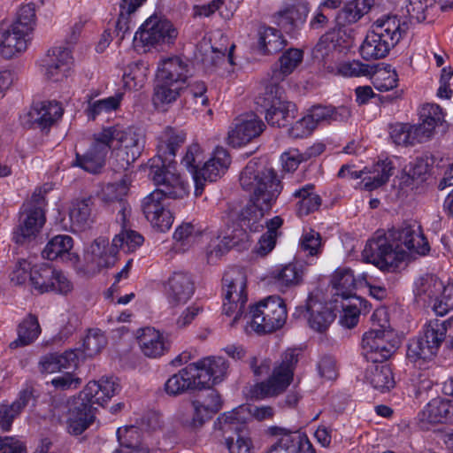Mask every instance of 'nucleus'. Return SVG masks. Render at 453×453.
<instances>
[{"label": "nucleus", "instance_id": "nucleus-55", "mask_svg": "<svg viewBox=\"0 0 453 453\" xmlns=\"http://www.w3.org/2000/svg\"><path fill=\"white\" fill-rule=\"evenodd\" d=\"M201 231L192 223H182L179 226L174 234L173 239L180 243L182 250H186L193 245L200 237Z\"/></svg>", "mask_w": 453, "mask_h": 453}, {"label": "nucleus", "instance_id": "nucleus-34", "mask_svg": "<svg viewBox=\"0 0 453 453\" xmlns=\"http://www.w3.org/2000/svg\"><path fill=\"white\" fill-rule=\"evenodd\" d=\"M303 53L301 50L291 48L282 53L278 62L272 69L271 81L269 84H278L291 74L302 63Z\"/></svg>", "mask_w": 453, "mask_h": 453}, {"label": "nucleus", "instance_id": "nucleus-53", "mask_svg": "<svg viewBox=\"0 0 453 453\" xmlns=\"http://www.w3.org/2000/svg\"><path fill=\"white\" fill-rule=\"evenodd\" d=\"M303 272L294 264H288L273 273L276 284L280 287H292L300 283Z\"/></svg>", "mask_w": 453, "mask_h": 453}, {"label": "nucleus", "instance_id": "nucleus-4", "mask_svg": "<svg viewBox=\"0 0 453 453\" xmlns=\"http://www.w3.org/2000/svg\"><path fill=\"white\" fill-rule=\"evenodd\" d=\"M152 180L157 188L144 197L142 211L153 227L160 232L170 229L173 223L172 212L165 208L164 199H182L188 193V186L179 173L171 170L156 169Z\"/></svg>", "mask_w": 453, "mask_h": 453}, {"label": "nucleus", "instance_id": "nucleus-13", "mask_svg": "<svg viewBox=\"0 0 453 453\" xmlns=\"http://www.w3.org/2000/svg\"><path fill=\"white\" fill-rule=\"evenodd\" d=\"M29 280L34 288L42 294L50 291L67 294L73 288L67 277L48 263L34 265L29 273Z\"/></svg>", "mask_w": 453, "mask_h": 453}, {"label": "nucleus", "instance_id": "nucleus-15", "mask_svg": "<svg viewBox=\"0 0 453 453\" xmlns=\"http://www.w3.org/2000/svg\"><path fill=\"white\" fill-rule=\"evenodd\" d=\"M118 249L112 241L104 237L95 239L84 253L88 271L96 273L113 266L117 261Z\"/></svg>", "mask_w": 453, "mask_h": 453}, {"label": "nucleus", "instance_id": "nucleus-35", "mask_svg": "<svg viewBox=\"0 0 453 453\" xmlns=\"http://www.w3.org/2000/svg\"><path fill=\"white\" fill-rule=\"evenodd\" d=\"M367 380L377 390L384 393L395 385L391 368L383 363H372L366 369Z\"/></svg>", "mask_w": 453, "mask_h": 453}, {"label": "nucleus", "instance_id": "nucleus-19", "mask_svg": "<svg viewBox=\"0 0 453 453\" xmlns=\"http://www.w3.org/2000/svg\"><path fill=\"white\" fill-rule=\"evenodd\" d=\"M192 70L193 66L188 59L175 56L159 64L157 79L183 88L188 77L192 75Z\"/></svg>", "mask_w": 453, "mask_h": 453}, {"label": "nucleus", "instance_id": "nucleus-2", "mask_svg": "<svg viewBox=\"0 0 453 453\" xmlns=\"http://www.w3.org/2000/svg\"><path fill=\"white\" fill-rule=\"evenodd\" d=\"M407 250L418 255H426L429 251L428 242L414 220L403 222L387 234L378 231L367 242L362 257L381 271L394 272L408 257Z\"/></svg>", "mask_w": 453, "mask_h": 453}, {"label": "nucleus", "instance_id": "nucleus-6", "mask_svg": "<svg viewBox=\"0 0 453 453\" xmlns=\"http://www.w3.org/2000/svg\"><path fill=\"white\" fill-rule=\"evenodd\" d=\"M100 139L111 150V156L119 170H127L142 154L144 135L134 127L114 125L100 132Z\"/></svg>", "mask_w": 453, "mask_h": 453}, {"label": "nucleus", "instance_id": "nucleus-57", "mask_svg": "<svg viewBox=\"0 0 453 453\" xmlns=\"http://www.w3.org/2000/svg\"><path fill=\"white\" fill-rule=\"evenodd\" d=\"M337 73L344 77L370 76L374 73L373 67L359 60L345 61L337 66Z\"/></svg>", "mask_w": 453, "mask_h": 453}, {"label": "nucleus", "instance_id": "nucleus-47", "mask_svg": "<svg viewBox=\"0 0 453 453\" xmlns=\"http://www.w3.org/2000/svg\"><path fill=\"white\" fill-rule=\"evenodd\" d=\"M73 246V238L69 235L59 234L53 237L42 252L44 258L55 260L69 254Z\"/></svg>", "mask_w": 453, "mask_h": 453}, {"label": "nucleus", "instance_id": "nucleus-21", "mask_svg": "<svg viewBox=\"0 0 453 453\" xmlns=\"http://www.w3.org/2000/svg\"><path fill=\"white\" fill-rule=\"evenodd\" d=\"M165 295L170 304L175 306L187 303L195 292L192 277L185 272H174L165 285Z\"/></svg>", "mask_w": 453, "mask_h": 453}, {"label": "nucleus", "instance_id": "nucleus-8", "mask_svg": "<svg viewBox=\"0 0 453 453\" xmlns=\"http://www.w3.org/2000/svg\"><path fill=\"white\" fill-rule=\"evenodd\" d=\"M373 326L378 320V328L366 332L362 339V354L371 363H383L395 351V343L392 341L393 333L388 330V321L384 309L376 310L372 316Z\"/></svg>", "mask_w": 453, "mask_h": 453}, {"label": "nucleus", "instance_id": "nucleus-24", "mask_svg": "<svg viewBox=\"0 0 453 453\" xmlns=\"http://www.w3.org/2000/svg\"><path fill=\"white\" fill-rule=\"evenodd\" d=\"M63 115L61 105L56 101L34 104L27 114V123L45 130L55 124Z\"/></svg>", "mask_w": 453, "mask_h": 453}, {"label": "nucleus", "instance_id": "nucleus-49", "mask_svg": "<svg viewBox=\"0 0 453 453\" xmlns=\"http://www.w3.org/2000/svg\"><path fill=\"white\" fill-rule=\"evenodd\" d=\"M421 334L427 340L426 343H429L437 353L447 336L446 322L440 319H432L425 325Z\"/></svg>", "mask_w": 453, "mask_h": 453}, {"label": "nucleus", "instance_id": "nucleus-59", "mask_svg": "<svg viewBox=\"0 0 453 453\" xmlns=\"http://www.w3.org/2000/svg\"><path fill=\"white\" fill-rule=\"evenodd\" d=\"M300 249L309 256H317L322 251L321 235L310 229L303 232L299 242Z\"/></svg>", "mask_w": 453, "mask_h": 453}, {"label": "nucleus", "instance_id": "nucleus-9", "mask_svg": "<svg viewBox=\"0 0 453 453\" xmlns=\"http://www.w3.org/2000/svg\"><path fill=\"white\" fill-rule=\"evenodd\" d=\"M223 314L233 317L230 326H235L245 315L247 276L242 268L231 267L222 279Z\"/></svg>", "mask_w": 453, "mask_h": 453}, {"label": "nucleus", "instance_id": "nucleus-28", "mask_svg": "<svg viewBox=\"0 0 453 453\" xmlns=\"http://www.w3.org/2000/svg\"><path fill=\"white\" fill-rule=\"evenodd\" d=\"M338 308L319 302L316 297L309 296L305 311L309 312L308 322L310 326L317 332H325L335 319L334 309Z\"/></svg>", "mask_w": 453, "mask_h": 453}, {"label": "nucleus", "instance_id": "nucleus-60", "mask_svg": "<svg viewBox=\"0 0 453 453\" xmlns=\"http://www.w3.org/2000/svg\"><path fill=\"white\" fill-rule=\"evenodd\" d=\"M272 434L280 435L276 442L273 444L267 453H295L296 448L292 445L291 432L281 427H271Z\"/></svg>", "mask_w": 453, "mask_h": 453}, {"label": "nucleus", "instance_id": "nucleus-46", "mask_svg": "<svg viewBox=\"0 0 453 453\" xmlns=\"http://www.w3.org/2000/svg\"><path fill=\"white\" fill-rule=\"evenodd\" d=\"M426 341L422 334L409 341L406 357L411 362L421 364L431 360L436 355L433 347L426 343Z\"/></svg>", "mask_w": 453, "mask_h": 453}, {"label": "nucleus", "instance_id": "nucleus-30", "mask_svg": "<svg viewBox=\"0 0 453 453\" xmlns=\"http://www.w3.org/2000/svg\"><path fill=\"white\" fill-rule=\"evenodd\" d=\"M108 151V145L100 139L99 133L95 135L94 142L84 155L76 154L73 165L79 166L88 173H96L104 165Z\"/></svg>", "mask_w": 453, "mask_h": 453}, {"label": "nucleus", "instance_id": "nucleus-40", "mask_svg": "<svg viewBox=\"0 0 453 453\" xmlns=\"http://www.w3.org/2000/svg\"><path fill=\"white\" fill-rule=\"evenodd\" d=\"M18 338L9 347L17 349L31 344L39 335L41 328L37 318L29 314L18 326Z\"/></svg>", "mask_w": 453, "mask_h": 453}, {"label": "nucleus", "instance_id": "nucleus-16", "mask_svg": "<svg viewBox=\"0 0 453 453\" xmlns=\"http://www.w3.org/2000/svg\"><path fill=\"white\" fill-rule=\"evenodd\" d=\"M230 157L226 150L217 147L212 157L206 161L198 171H194V181L196 184L195 195L199 196L203 191L206 181H215L220 178L230 165Z\"/></svg>", "mask_w": 453, "mask_h": 453}, {"label": "nucleus", "instance_id": "nucleus-36", "mask_svg": "<svg viewBox=\"0 0 453 453\" xmlns=\"http://www.w3.org/2000/svg\"><path fill=\"white\" fill-rule=\"evenodd\" d=\"M373 4L374 0H353L337 13L335 20L341 27L356 23L371 10Z\"/></svg>", "mask_w": 453, "mask_h": 453}, {"label": "nucleus", "instance_id": "nucleus-7", "mask_svg": "<svg viewBox=\"0 0 453 453\" xmlns=\"http://www.w3.org/2000/svg\"><path fill=\"white\" fill-rule=\"evenodd\" d=\"M287 317L284 300L278 296H271L250 307L249 314L245 313L242 318L247 319L244 330L247 334L272 333L284 326Z\"/></svg>", "mask_w": 453, "mask_h": 453}, {"label": "nucleus", "instance_id": "nucleus-58", "mask_svg": "<svg viewBox=\"0 0 453 453\" xmlns=\"http://www.w3.org/2000/svg\"><path fill=\"white\" fill-rule=\"evenodd\" d=\"M125 86L129 89L137 90L142 88L146 81V68L143 64H133L128 66V72L123 75Z\"/></svg>", "mask_w": 453, "mask_h": 453}, {"label": "nucleus", "instance_id": "nucleus-22", "mask_svg": "<svg viewBox=\"0 0 453 453\" xmlns=\"http://www.w3.org/2000/svg\"><path fill=\"white\" fill-rule=\"evenodd\" d=\"M419 426L429 429L430 425L453 423V401L449 399H432L418 414Z\"/></svg>", "mask_w": 453, "mask_h": 453}, {"label": "nucleus", "instance_id": "nucleus-37", "mask_svg": "<svg viewBox=\"0 0 453 453\" xmlns=\"http://www.w3.org/2000/svg\"><path fill=\"white\" fill-rule=\"evenodd\" d=\"M33 399V391L31 389H25L19 395V398L11 405L0 406V427L4 431L11 429L13 419L20 413V411L29 403Z\"/></svg>", "mask_w": 453, "mask_h": 453}, {"label": "nucleus", "instance_id": "nucleus-3", "mask_svg": "<svg viewBox=\"0 0 453 453\" xmlns=\"http://www.w3.org/2000/svg\"><path fill=\"white\" fill-rule=\"evenodd\" d=\"M119 391V379L115 377L89 381L79 396L70 403L66 416L67 432L73 435L81 434L95 421L93 404L103 406Z\"/></svg>", "mask_w": 453, "mask_h": 453}, {"label": "nucleus", "instance_id": "nucleus-25", "mask_svg": "<svg viewBox=\"0 0 453 453\" xmlns=\"http://www.w3.org/2000/svg\"><path fill=\"white\" fill-rule=\"evenodd\" d=\"M137 341L142 354L150 358L164 356L170 349V342L163 333L154 327H144L137 332Z\"/></svg>", "mask_w": 453, "mask_h": 453}, {"label": "nucleus", "instance_id": "nucleus-31", "mask_svg": "<svg viewBox=\"0 0 453 453\" xmlns=\"http://www.w3.org/2000/svg\"><path fill=\"white\" fill-rule=\"evenodd\" d=\"M129 189V182L127 179H122L119 182L108 184L102 192V200L104 203H114L118 211L116 221L126 222L127 217H130V205L124 200Z\"/></svg>", "mask_w": 453, "mask_h": 453}, {"label": "nucleus", "instance_id": "nucleus-5", "mask_svg": "<svg viewBox=\"0 0 453 453\" xmlns=\"http://www.w3.org/2000/svg\"><path fill=\"white\" fill-rule=\"evenodd\" d=\"M407 26L396 16H383L378 19L367 33L359 48L365 60H378L386 58L402 39Z\"/></svg>", "mask_w": 453, "mask_h": 453}, {"label": "nucleus", "instance_id": "nucleus-14", "mask_svg": "<svg viewBox=\"0 0 453 453\" xmlns=\"http://www.w3.org/2000/svg\"><path fill=\"white\" fill-rule=\"evenodd\" d=\"M73 65L71 50L67 47L57 46L48 50L42 59V72L46 80L60 82L70 76Z\"/></svg>", "mask_w": 453, "mask_h": 453}, {"label": "nucleus", "instance_id": "nucleus-27", "mask_svg": "<svg viewBox=\"0 0 453 453\" xmlns=\"http://www.w3.org/2000/svg\"><path fill=\"white\" fill-rule=\"evenodd\" d=\"M197 367L193 363L172 375L165 383V390L169 395H178L188 390L202 389L197 378Z\"/></svg>", "mask_w": 453, "mask_h": 453}, {"label": "nucleus", "instance_id": "nucleus-56", "mask_svg": "<svg viewBox=\"0 0 453 453\" xmlns=\"http://www.w3.org/2000/svg\"><path fill=\"white\" fill-rule=\"evenodd\" d=\"M106 343V338L99 329H91L83 340L82 351L86 357H93L98 354Z\"/></svg>", "mask_w": 453, "mask_h": 453}, {"label": "nucleus", "instance_id": "nucleus-41", "mask_svg": "<svg viewBox=\"0 0 453 453\" xmlns=\"http://www.w3.org/2000/svg\"><path fill=\"white\" fill-rule=\"evenodd\" d=\"M123 99L122 93H116L107 98L89 100L85 109V113L88 119L95 120L97 117L117 111Z\"/></svg>", "mask_w": 453, "mask_h": 453}, {"label": "nucleus", "instance_id": "nucleus-29", "mask_svg": "<svg viewBox=\"0 0 453 453\" xmlns=\"http://www.w3.org/2000/svg\"><path fill=\"white\" fill-rule=\"evenodd\" d=\"M249 419V411L247 406L241 405L231 411L224 412L215 423V427L222 432V435L226 439L229 434H234L236 437L240 434H248L246 426Z\"/></svg>", "mask_w": 453, "mask_h": 453}, {"label": "nucleus", "instance_id": "nucleus-50", "mask_svg": "<svg viewBox=\"0 0 453 453\" xmlns=\"http://www.w3.org/2000/svg\"><path fill=\"white\" fill-rule=\"evenodd\" d=\"M421 334L427 340L426 343H429L437 353L447 336L446 322L440 319H432L425 325Z\"/></svg>", "mask_w": 453, "mask_h": 453}, {"label": "nucleus", "instance_id": "nucleus-33", "mask_svg": "<svg viewBox=\"0 0 453 453\" xmlns=\"http://www.w3.org/2000/svg\"><path fill=\"white\" fill-rule=\"evenodd\" d=\"M309 5L305 2H298L278 12L277 23L288 34L299 30L306 21Z\"/></svg>", "mask_w": 453, "mask_h": 453}, {"label": "nucleus", "instance_id": "nucleus-62", "mask_svg": "<svg viewBox=\"0 0 453 453\" xmlns=\"http://www.w3.org/2000/svg\"><path fill=\"white\" fill-rule=\"evenodd\" d=\"M434 0H409L406 12L410 19L422 22L426 19V13L434 5Z\"/></svg>", "mask_w": 453, "mask_h": 453}, {"label": "nucleus", "instance_id": "nucleus-17", "mask_svg": "<svg viewBox=\"0 0 453 453\" xmlns=\"http://www.w3.org/2000/svg\"><path fill=\"white\" fill-rule=\"evenodd\" d=\"M185 140L186 135L181 131H176L172 127H167L165 130L157 145V157L160 161V165L153 164L150 166V176L151 179L156 169L171 170L178 173L173 158L176 155V151L184 143Z\"/></svg>", "mask_w": 453, "mask_h": 453}, {"label": "nucleus", "instance_id": "nucleus-48", "mask_svg": "<svg viewBox=\"0 0 453 453\" xmlns=\"http://www.w3.org/2000/svg\"><path fill=\"white\" fill-rule=\"evenodd\" d=\"M442 288L443 283L440 279L434 275H426L420 279L416 295L424 302L434 303L439 298Z\"/></svg>", "mask_w": 453, "mask_h": 453}, {"label": "nucleus", "instance_id": "nucleus-38", "mask_svg": "<svg viewBox=\"0 0 453 453\" xmlns=\"http://www.w3.org/2000/svg\"><path fill=\"white\" fill-rule=\"evenodd\" d=\"M146 435H148V433L146 434H142V428L135 426L119 427L117 430V437L120 446L119 453L149 449L148 445L142 443Z\"/></svg>", "mask_w": 453, "mask_h": 453}, {"label": "nucleus", "instance_id": "nucleus-32", "mask_svg": "<svg viewBox=\"0 0 453 453\" xmlns=\"http://www.w3.org/2000/svg\"><path fill=\"white\" fill-rule=\"evenodd\" d=\"M331 284L334 290V296L336 297L334 302L336 304L339 297L342 301L351 300L362 304L363 300L356 295V279L350 269H337L332 276Z\"/></svg>", "mask_w": 453, "mask_h": 453}, {"label": "nucleus", "instance_id": "nucleus-51", "mask_svg": "<svg viewBox=\"0 0 453 453\" xmlns=\"http://www.w3.org/2000/svg\"><path fill=\"white\" fill-rule=\"evenodd\" d=\"M421 334L427 340L426 343H429L437 353L447 336L446 322L440 319H432L425 325Z\"/></svg>", "mask_w": 453, "mask_h": 453}, {"label": "nucleus", "instance_id": "nucleus-64", "mask_svg": "<svg viewBox=\"0 0 453 453\" xmlns=\"http://www.w3.org/2000/svg\"><path fill=\"white\" fill-rule=\"evenodd\" d=\"M226 443L229 453H252V441L248 434H240L238 437H226Z\"/></svg>", "mask_w": 453, "mask_h": 453}, {"label": "nucleus", "instance_id": "nucleus-20", "mask_svg": "<svg viewBox=\"0 0 453 453\" xmlns=\"http://www.w3.org/2000/svg\"><path fill=\"white\" fill-rule=\"evenodd\" d=\"M45 223L43 209L26 208L21 213L19 224L13 232V240L18 244H25L33 240Z\"/></svg>", "mask_w": 453, "mask_h": 453}, {"label": "nucleus", "instance_id": "nucleus-44", "mask_svg": "<svg viewBox=\"0 0 453 453\" xmlns=\"http://www.w3.org/2000/svg\"><path fill=\"white\" fill-rule=\"evenodd\" d=\"M116 222L121 226L120 232L113 238L118 250L122 249L127 252H132L142 244L143 237L129 227V217H127L125 223L121 220Z\"/></svg>", "mask_w": 453, "mask_h": 453}, {"label": "nucleus", "instance_id": "nucleus-10", "mask_svg": "<svg viewBox=\"0 0 453 453\" xmlns=\"http://www.w3.org/2000/svg\"><path fill=\"white\" fill-rule=\"evenodd\" d=\"M298 362V353L294 349L287 350L280 363L273 368L270 378L254 386L252 395L264 399L281 394L293 380L294 369Z\"/></svg>", "mask_w": 453, "mask_h": 453}, {"label": "nucleus", "instance_id": "nucleus-39", "mask_svg": "<svg viewBox=\"0 0 453 453\" xmlns=\"http://www.w3.org/2000/svg\"><path fill=\"white\" fill-rule=\"evenodd\" d=\"M350 111L346 106L338 108L333 106L314 105L308 113L307 117L314 122L315 127L322 121H343L349 119Z\"/></svg>", "mask_w": 453, "mask_h": 453}, {"label": "nucleus", "instance_id": "nucleus-23", "mask_svg": "<svg viewBox=\"0 0 453 453\" xmlns=\"http://www.w3.org/2000/svg\"><path fill=\"white\" fill-rule=\"evenodd\" d=\"M265 127L264 122L254 113L235 119L234 127L228 133L229 143L240 146L258 136Z\"/></svg>", "mask_w": 453, "mask_h": 453}, {"label": "nucleus", "instance_id": "nucleus-63", "mask_svg": "<svg viewBox=\"0 0 453 453\" xmlns=\"http://www.w3.org/2000/svg\"><path fill=\"white\" fill-rule=\"evenodd\" d=\"M421 123H425L431 130L434 131L438 125L443 122L441 109L437 104H428L423 106L420 111Z\"/></svg>", "mask_w": 453, "mask_h": 453}, {"label": "nucleus", "instance_id": "nucleus-54", "mask_svg": "<svg viewBox=\"0 0 453 453\" xmlns=\"http://www.w3.org/2000/svg\"><path fill=\"white\" fill-rule=\"evenodd\" d=\"M181 87L173 86L170 82H164L157 80V85L154 88L153 101L155 104H168L176 101L180 96Z\"/></svg>", "mask_w": 453, "mask_h": 453}, {"label": "nucleus", "instance_id": "nucleus-45", "mask_svg": "<svg viewBox=\"0 0 453 453\" xmlns=\"http://www.w3.org/2000/svg\"><path fill=\"white\" fill-rule=\"evenodd\" d=\"M392 174L393 166L391 162H378L372 166L370 175L363 178L364 188L369 191L376 189L388 182Z\"/></svg>", "mask_w": 453, "mask_h": 453}, {"label": "nucleus", "instance_id": "nucleus-11", "mask_svg": "<svg viewBox=\"0 0 453 453\" xmlns=\"http://www.w3.org/2000/svg\"><path fill=\"white\" fill-rule=\"evenodd\" d=\"M258 100H262L265 119L273 127H285L295 118L296 104L285 99L284 89L278 84H268L263 97Z\"/></svg>", "mask_w": 453, "mask_h": 453}, {"label": "nucleus", "instance_id": "nucleus-61", "mask_svg": "<svg viewBox=\"0 0 453 453\" xmlns=\"http://www.w3.org/2000/svg\"><path fill=\"white\" fill-rule=\"evenodd\" d=\"M432 309L439 316H444L453 310V283L443 285L439 298L432 304Z\"/></svg>", "mask_w": 453, "mask_h": 453}, {"label": "nucleus", "instance_id": "nucleus-26", "mask_svg": "<svg viewBox=\"0 0 453 453\" xmlns=\"http://www.w3.org/2000/svg\"><path fill=\"white\" fill-rule=\"evenodd\" d=\"M193 365L197 367V378L202 382V388L220 382L228 369L227 362L221 357L204 358L194 362Z\"/></svg>", "mask_w": 453, "mask_h": 453}, {"label": "nucleus", "instance_id": "nucleus-1", "mask_svg": "<svg viewBox=\"0 0 453 453\" xmlns=\"http://www.w3.org/2000/svg\"><path fill=\"white\" fill-rule=\"evenodd\" d=\"M239 181L242 189L249 193L250 202L238 214L241 229L224 237L225 244L229 247L248 240L247 231L256 233L263 229L265 213L273 208L283 190V182L278 173L256 159L246 165Z\"/></svg>", "mask_w": 453, "mask_h": 453}, {"label": "nucleus", "instance_id": "nucleus-52", "mask_svg": "<svg viewBox=\"0 0 453 453\" xmlns=\"http://www.w3.org/2000/svg\"><path fill=\"white\" fill-rule=\"evenodd\" d=\"M35 4H22L17 12L14 21L11 24L31 35L36 23Z\"/></svg>", "mask_w": 453, "mask_h": 453}, {"label": "nucleus", "instance_id": "nucleus-42", "mask_svg": "<svg viewBox=\"0 0 453 453\" xmlns=\"http://www.w3.org/2000/svg\"><path fill=\"white\" fill-rule=\"evenodd\" d=\"M92 202L88 199L77 200L73 203L69 211L72 227L74 231H81L92 223Z\"/></svg>", "mask_w": 453, "mask_h": 453}, {"label": "nucleus", "instance_id": "nucleus-18", "mask_svg": "<svg viewBox=\"0 0 453 453\" xmlns=\"http://www.w3.org/2000/svg\"><path fill=\"white\" fill-rule=\"evenodd\" d=\"M30 35L12 25L0 23V55L11 59L22 54L27 49Z\"/></svg>", "mask_w": 453, "mask_h": 453}, {"label": "nucleus", "instance_id": "nucleus-12", "mask_svg": "<svg viewBox=\"0 0 453 453\" xmlns=\"http://www.w3.org/2000/svg\"><path fill=\"white\" fill-rule=\"evenodd\" d=\"M178 35L173 24L158 15L148 18L134 35L135 47H152L158 43H173Z\"/></svg>", "mask_w": 453, "mask_h": 453}, {"label": "nucleus", "instance_id": "nucleus-43", "mask_svg": "<svg viewBox=\"0 0 453 453\" xmlns=\"http://www.w3.org/2000/svg\"><path fill=\"white\" fill-rule=\"evenodd\" d=\"M281 33L273 27H265L259 31L258 48L262 54L271 55L280 51L286 46Z\"/></svg>", "mask_w": 453, "mask_h": 453}]
</instances>
